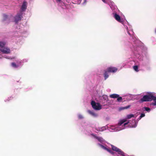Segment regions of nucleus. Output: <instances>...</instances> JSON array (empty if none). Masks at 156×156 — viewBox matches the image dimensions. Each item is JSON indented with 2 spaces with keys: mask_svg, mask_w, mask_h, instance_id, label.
<instances>
[{
  "mask_svg": "<svg viewBox=\"0 0 156 156\" xmlns=\"http://www.w3.org/2000/svg\"><path fill=\"white\" fill-rule=\"evenodd\" d=\"M153 97V95L150 93L148 95H144L140 99L142 102L151 101H152L151 98Z\"/></svg>",
  "mask_w": 156,
  "mask_h": 156,
  "instance_id": "f257e3e1",
  "label": "nucleus"
},
{
  "mask_svg": "<svg viewBox=\"0 0 156 156\" xmlns=\"http://www.w3.org/2000/svg\"><path fill=\"white\" fill-rule=\"evenodd\" d=\"M91 105L93 108L95 110H99L101 109V105L100 104L96 103L94 101H91Z\"/></svg>",
  "mask_w": 156,
  "mask_h": 156,
  "instance_id": "f03ea898",
  "label": "nucleus"
},
{
  "mask_svg": "<svg viewBox=\"0 0 156 156\" xmlns=\"http://www.w3.org/2000/svg\"><path fill=\"white\" fill-rule=\"evenodd\" d=\"M0 51L5 54H9L10 52V50L7 48H0Z\"/></svg>",
  "mask_w": 156,
  "mask_h": 156,
  "instance_id": "7ed1b4c3",
  "label": "nucleus"
},
{
  "mask_svg": "<svg viewBox=\"0 0 156 156\" xmlns=\"http://www.w3.org/2000/svg\"><path fill=\"white\" fill-rule=\"evenodd\" d=\"M107 70L108 72L114 73L117 72L118 69L115 67H110L107 69Z\"/></svg>",
  "mask_w": 156,
  "mask_h": 156,
  "instance_id": "20e7f679",
  "label": "nucleus"
},
{
  "mask_svg": "<svg viewBox=\"0 0 156 156\" xmlns=\"http://www.w3.org/2000/svg\"><path fill=\"white\" fill-rule=\"evenodd\" d=\"M22 17V13L21 14H18L15 17V21L16 23H17L20 20H21Z\"/></svg>",
  "mask_w": 156,
  "mask_h": 156,
  "instance_id": "39448f33",
  "label": "nucleus"
},
{
  "mask_svg": "<svg viewBox=\"0 0 156 156\" xmlns=\"http://www.w3.org/2000/svg\"><path fill=\"white\" fill-rule=\"evenodd\" d=\"M114 17L115 19L118 22L122 23V21L121 20L120 16L116 13H113Z\"/></svg>",
  "mask_w": 156,
  "mask_h": 156,
  "instance_id": "423d86ee",
  "label": "nucleus"
},
{
  "mask_svg": "<svg viewBox=\"0 0 156 156\" xmlns=\"http://www.w3.org/2000/svg\"><path fill=\"white\" fill-rule=\"evenodd\" d=\"M27 2L25 1H24L22 5L21 9L22 11L25 10L27 8Z\"/></svg>",
  "mask_w": 156,
  "mask_h": 156,
  "instance_id": "0eeeda50",
  "label": "nucleus"
},
{
  "mask_svg": "<svg viewBox=\"0 0 156 156\" xmlns=\"http://www.w3.org/2000/svg\"><path fill=\"white\" fill-rule=\"evenodd\" d=\"M108 72L107 70L105 71V73H104V76L105 80H106L109 76V75L108 73Z\"/></svg>",
  "mask_w": 156,
  "mask_h": 156,
  "instance_id": "6e6552de",
  "label": "nucleus"
},
{
  "mask_svg": "<svg viewBox=\"0 0 156 156\" xmlns=\"http://www.w3.org/2000/svg\"><path fill=\"white\" fill-rule=\"evenodd\" d=\"M119 94H112L110 95V97L112 98H117L118 97H119Z\"/></svg>",
  "mask_w": 156,
  "mask_h": 156,
  "instance_id": "1a4fd4ad",
  "label": "nucleus"
},
{
  "mask_svg": "<svg viewBox=\"0 0 156 156\" xmlns=\"http://www.w3.org/2000/svg\"><path fill=\"white\" fill-rule=\"evenodd\" d=\"M111 146L112 149L113 151H115L117 152L119 150V148L112 145H111Z\"/></svg>",
  "mask_w": 156,
  "mask_h": 156,
  "instance_id": "9d476101",
  "label": "nucleus"
},
{
  "mask_svg": "<svg viewBox=\"0 0 156 156\" xmlns=\"http://www.w3.org/2000/svg\"><path fill=\"white\" fill-rule=\"evenodd\" d=\"M152 101V100H153L154 102H152L151 104V105H154V106H156V97L154 96L153 95V97L151 98Z\"/></svg>",
  "mask_w": 156,
  "mask_h": 156,
  "instance_id": "9b49d317",
  "label": "nucleus"
},
{
  "mask_svg": "<svg viewBox=\"0 0 156 156\" xmlns=\"http://www.w3.org/2000/svg\"><path fill=\"white\" fill-rule=\"evenodd\" d=\"M126 121V119H123L122 120H121L118 123L119 126H121L122 124L123 123Z\"/></svg>",
  "mask_w": 156,
  "mask_h": 156,
  "instance_id": "f8f14e48",
  "label": "nucleus"
},
{
  "mask_svg": "<svg viewBox=\"0 0 156 156\" xmlns=\"http://www.w3.org/2000/svg\"><path fill=\"white\" fill-rule=\"evenodd\" d=\"M118 154H120L122 156H125L124 154V153L120 149H119V150L117 152Z\"/></svg>",
  "mask_w": 156,
  "mask_h": 156,
  "instance_id": "ddd939ff",
  "label": "nucleus"
},
{
  "mask_svg": "<svg viewBox=\"0 0 156 156\" xmlns=\"http://www.w3.org/2000/svg\"><path fill=\"white\" fill-rule=\"evenodd\" d=\"M130 107V105H128V106H127L124 107H122L121 108H120V109L123 110H124L125 109H127L129 108Z\"/></svg>",
  "mask_w": 156,
  "mask_h": 156,
  "instance_id": "4468645a",
  "label": "nucleus"
},
{
  "mask_svg": "<svg viewBox=\"0 0 156 156\" xmlns=\"http://www.w3.org/2000/svg\"><path fill=\"white\" fill-rule=\"evenodd\" d=\"M96 139H97L99 141H100L101 142H102L104 141L103 139L101 137H97Z\"/></svg>",
  "mask_w": 156,
  "mask_h": 156,
  "instance_id": "2eb2a0df",
  "label": "nucleus"
},
{
  "mask_svg": "<svg viewBox=\"0 0 156 156\" xmlns=\"http://www.w3.org/2000/svg\"><path fill=\"white\" fill-rule=\"evenodd\" d=\"M11 65L14 68H17L19 66L18 65H17L16 64V63L15 62L12 63Z\"/></svg>",
  "mask_w": 156,
  "mask_h": 156,
  "instance_id": "dca6fc26",
  "label": "nucleus"
},
{
  "mask_svg": "<svg viewBox=\"0 0 156 156\" xmlns=\"http://www.w3.org/2000/svg\"><path fill=\"white\" fill-rule=\"evenodd\" d=\"M5 43L3 42L0 41V47L2 48L5 45Z\"/></svg>",
  "mask_w": 156,
  "mask_h": 156,
  "instance_id": "f3484780",
  "label": "nucleus"
},
{
  "mask_svg": "<svg viewBox=\"0 0 156 156\" xmlns=\"http://www.w3.org/2000/svg\"><path fill=\"white\" fill-rule=\"evenodd\" d=\"M98 145H99L103 149L105 150H107L108 149V148H106V147H105L104 146H103L102 145H101L100 144H98Z\"/></svg>",
  "mask_w": 156,
  "mask_h": 156,
  "instance_id": "a211bd4d",
  "label": "nucleus"
},
{
  "mask_svg": "<svg viewBox=\"0 0 156 156\" xmlns=\"http://www.w3.org/2000/svg\"><path fill=\"white\" fill-rule=\"evenodd\" d=\"M102 98L105 101H107L108 100V97L107 95H103L102 96Z\"/></svg>",
  "mask_w": 156,
  "mask_h": 156,
  "instance_id": "6ab92c4d",
  "label": "nucleus"
},
{
  "mask_svg": "<svg viewBox=\"0 0 156 156\" xmlns=\"http://www.w3.org/2000/svg\"><path fill=\"white\" fill-rule=\"evenodd\" d=\"M3 21H4L6 20L7 19L8 16V15H5V14H4L3 15Z\"/></svg>",
  "mask_w": 156,
  "mask_h": 156,
  "instance_id": "aec40b11",
  "label": "nucleus"
},
{
  "mask_svg": "<svg viewBox=\"0 0 156 156\" xmlns=\"http://www.w3.org/2000/svg\"><path fill=\"white\" fill-rule=\"evenodd\" d=\"M134 115L132 114L128 115H127V118L128 119L134 117Z\"/></svg>",
  "mask_w": 156,
  "mask_h": 156,
  "instance_id": "412c9836",
  "label": "nucleus"
},
{
  "mask_svg": "<svg viewBox=\"0 0 156 156\" xmlns=\"http://www.w3.org/2000/svg\"><path fill=\"white\" fill-rule=\"evenodd\" d=\"M133 68L134 70L136 72H138V67L137 66H133Z\"/></svg>",
  "mask_w": 156,
  "mask_h": 156,
  "instance_id": "4be33fe9",
  "label": "nucleus"
},
{
  "mask_svg": "<svg viewBox=\"0 0 156 156\" xmlns=\"http://www.w3.org/2000/svg\"><path fill=\"white\" fill-rule=\"evenodd\" d=\"M117 98V101L118 102H121L122 100V98L121 97H119H119H118Z\"/></svg>",
  "mask_w": 156,
  "mask_h": 156,
  "instance_id": "5701e85b",
  "label": "nucleus"
},
{
  "mask_svg": "<svg viewBox=\"0 0 156 156\" xmlns=\"http://www.w3.org/2000/svg\"><path fill=\"white\" fill-rule=\"evenodd\" d=\"M107 151L108 152H109L110 153H111V154H114L115 153L113 152V151H111V150H110L109 149H108L107 150Z\"/></svg>",
  "mask_w": 156,
  "mask_h": 156,
  "instance_id": "b1692460",
  "label": "nucleus"
},
{
  "mask_svg": "<svg viewBox=\"0 0 156 156\" xmlns=\"http://www.w3.org/2000/svg\"><path fill=\"white\" fill-rule=\"evenodd\" d=\"M144 109H145V110L146 111H147V112H149L150 110V108L148 107H144Z\"/></svg>",
  "mask_w": 156,
  "mask_h": 156,
  "instance_id": "393cba45",
  "label": "nucleus"
},
{
  "mask_svg": "<svg viewBox=\"0 0 156 156\" xmlns=\"http://www.w3.org/2000/svg\"><path fill=\"white\" fill-rule=\"evenodd\" d=\"M78 119H82L83 118V116L80 114H79L78 115Z\"/></svg>",
  "mask_w": 156,
  "mask_h": 156,
  "instance_id": "a878e982",
  "label": "nucleus"
},
{
  "mask_svg": "<svg viewBox=\"0 0 156 156\" xmlns=\"http://www.w3.org/2000/svg\"><path fill=\"white\" fill-rule=\"evenodd\" d=\"M90 113L91 115H93L94 116H97V115L93 112H90Z\"/></svg>",
  "mask_w": 156,
  "mask_h": 156,
  "instance_id": "bb28decb",
  "label": "nucleus"
},
{
  "mask_svg": "<svg viewBox=\"0 0 156 156\" xmlns=\"http://www.w3.org/2000/svg\"><path fill=\"white\" fill-rule=\"evenodd\" d=\"M145 116V114L144 113H142L140 116V118H141L142 117H144Z\"/></svg>",
  "mask_w": 156,
  "mask_h": 156,
  "instance_id": "cd10ccee",
  "label": "nucleus"
},
{
  "mask_svg": "<svg viewBox=\"0 0 156 156\" xmlns=\"http://www.w3.org/2000/svg\"><path fill=\"white\" fill-rule=\"evenodd\" d=\"M92 135L96 139L97 137H98V136H97L95 135L94 134H92Z\"/></svg>",
  "mask_w": 156,
  "mask_h": 156,
  "instance_id": "c85d7f7f",
  "label": "nucleus"
},
{
  "mask_svg": "<svg viewBox=\"0 0 156 156\" xmlns=\"http://www.w3.org/2000/svg\"><path fill=\"white\" fill-rule=\"evenodd\" d=\"M129 123V121H128V122H126V123H125L124 124V125L125 126V125L128 124Z\"/></svg>",
  "mask_w": 156,
  "mask_h": 156,
  "instance_id": "c756f323",
  "label": "nucleus"
},
{
  "mask_svg": "<svg viewBox=\"0 0 156 156\" xmlns=\"http://www.w3.org/2000/svg\"><path fill=\"white\" fill-rule=\"evenodd\" d=\"M57 1L58 2H60L61 1V0H57Z\"/></svg>",
  "mask_w": 156,
  "mask_h": 156,
  "instance_id": "7c9ffc66",
  "label": "nucleus"
},
{
  "mask_svg": "<svg viewBox=\"0 0 156 156\" xmlns=\"http://www.w3.org/2000/svg\"><path fill=\"white\" fill-rule=\"evenodd\" d=\"M102 1L104 2H105V0H102Z\"/></svg>",
  "mask_w": 156,
  "mask_h": 156,
  "instance_id": "2f4dec72",
  "label": "nucleus"
},
{
  "mask_svg": "<svg viewBox=\"0 0 156 156\" xmlns=\"http://www.w3.org/2000/svg\"><path fill=\"white\" fill-rule=\"evenodd\" d=\"M141 119V118H140V116L138 118V119H139V120H140Z\"/></svg>",
  "mask_w": 156,
  "mask_h": 156,
  "instance_id": "473e14b6",
  "label": "nucleus"
},
{
  "mask_svg": "<svg viewBox=\"0 0 156 156\" xmlns=\"http://www.w3.org/2000/svg\"><path fill=\"white\" fill-rule=\"evenodd\" d=\"M79 1H81V0H79Z\"/></svg>",
  "mask_w": 156,
  "mask_h": 156,
  "instance_id": "72a5a7b5",
  "label": "nucleus"
}]
</instances>
